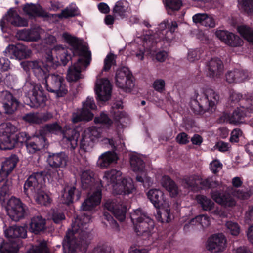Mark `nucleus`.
<instances>
[{
	"label": "nucleus",
	"instance_id": "obj_1",
	"mask_svg": "<svg viewBox=\"0 0 253 253\" xmlns=\"http://www.w3.org/2000/svg\"><path fill=\"white\" fill-rule=\"evenodd\" d=\"M90 220V215L85 213L77 216L63 241L64 253H74L80 245L86 247L88 245L91 239L88 228Z\"/></svg>",
	"mask_w": 253,
	"mask_h": 253
},
{
	"label": "nucleus",
	"instance_id": "obj_2",
	"mask_svg": "<svg viewBox=\"0 0 253 253\" xmlns=\"http://www.w3.org/2000/svg\"><path fill=\"white\" fill-rule=\"evenodd\" d=\"M62 37L72 46L73 55L79 56L77 62L69 67L66 77L69 82H77L84 78L81 73L85 71L90 64L91 52L86 46L83 44L82 41L76 37L67 33H63Z\"/></svg>",
	"mask_w": 253,
	"mask_h": 253
},
{
	"label": "nucleus",
	"instance_id": "obj_3",
	"mask_svg": "<svg viewBox=\"0 0 253 253\" xmlns=\"http://www.w3.org/2000/svg\"><path fill=\"white\" fill-rule=\"evenodd\" d=\"M39 134L45 138L50 133L57 134L62 133L64 139H66L67 143H69L71 149L74 150L78 146L79 132L75 129L71 128H66L63 131L62 126L57 122L45 125L39 129Z\"/></svg>",
	"mask_w": 253,
	"mask_h": 253
},
{
	"label": "nucleus",
	"instance_id": "obj_4",
	"mask_svg": "<svg viewBox=\"0 0 253 253\" xmlns=\"http://www.w3.org/2000/svg\"><path fill=\"white\" fill-rule=\"evenodd\" d=\"M220 96L213 89L207 88L201 98L194 100L191 102V107L196 114L212 112L218 103Z\"/></svg>",
	"mask_w": 253,
	"mask_h": 253
},
{
	"label": "nucleus",
	"instance_id": "obj_5",
	"mask_svg": "<svg viewBox=\"0 0 253 253\" xmlns=\"http://www.w3.org/2000/svg\"><path fill=\"white\" fill-rule=\"evenodd\" d=\"M24 88L25 90L28 89L26 93L25 100L27 105L32 108H37L45 103L46 96L40 84L28 82L26 83Z\"/></svg>",
	"mask_w": 253,
	"mask_h": 253
},
{
	"label": "nucleus",
	"instance_id": "obj_6",
	"mask_svg": "<svg viewBox=\"0 0 253 253\" xmlns=\"http://www.w3.org/2000/svg\"><path fill=\"white\" fill-rule=\"evenodd\" d=\"M69 160L68 155L64 152L48 153L47 161L49 166L54 169L49 170L48 173L53 178L59 180L63 177L62 171L57 169L65 168Z\"/></svg>",
	"mask_w": 253,
	"mask_h": 253
},
{
	"label": "nucleus",
	"instance_id": "obj_7",
	"mask_svg": "<svg viewBox=\"0 0 253 253\" xmlns=\"http://www.w3.org/2000/svg\"><path fill=\"white\" fill-rule=\"evenodd\" d=\"M45 81V87L46 90L53 93L56 98L63 97L68 92V86L65 83V80L63 77L59 75L51 74L43 78Z\"/></svg>",
	"mask_w": 253,
	"mask_h": 253
},
{
	"label": "nucleus",
	"instance_id": "obj_8",
	"mask_svg": "<svg viewBox=\"0 0 253 253\" xmlns=\"http://www.w3.org/2000/svg\"><path fill=\"white\" fill-rule=\"evenodd\" d=\"M131 220L134 225L135 231L138 235L149 233L153 229L154 222L152 219L140 209L134 211Z\"/></svg>",
	"mask_w": 253,
	"mask_h": 253
},
{
	"label": "nucleus",
	"instance_id": "obj_9",
	"mask_svg": "<svg viewBox=\"0 0 253 253\" xmlns=\"http://www.w3.org/2000/svg\"><path fill=\"white\" fill-rule=\"evenodd\" d=\"M101 129L96 126H91L85 129L81 134L80 148L84 152L90 151L95 141L101 136Z\"/></svg>",
	"mask_w": 253,
	"mask_h": 253
},
{
	"label": "nucleus",
	"instance_id": "obj_10",
	"mask_svg": "<svg viewBox=\"0 0 253 253\" xmlns=\"http://www.w3.org/2000/svg\"><path fill=\"white\" fill-rule=\"evenodd\" d=\"M115 82L116 85L126 92L131 91L134 86L132 74L126 67L118 69L116 72Z\"/></svg>",
	"mask_w": 253,
	"mask_h": 253
},
{
	"label": "nucleus",
	"instance_id": "obj_11",
	"mask_svg": "<svg viewBox=\"0 0 253 253\" xmlns=\"http://www.w3.org/2000/svg\"><path fill=\"white\" fill-rule=\"evenodd\" d=\"M16 127L11 124H6L0 127V149L2 150H11L16 147L13 136Z\"/></svg>",
	"mask_w": 253,
	"mask_h": 253
},
{
	"label": "nucleus",
	"instance_id": "obj_12",
	"mask_svg": "<svg viewBox=\"0 0 253 253\" xmlns=\"http://www.w3.org/2000/svg\"><path fill=\"white\" fill-rule=\"evenodd\" d=\"M25 207L19 199L12 197L8 200L6 209L12 220L18 221L24 218L27 214Z\"/></svg>",
	"mask_w": 253,
	"mask_h": 253
},
{
	"label": "nucleus",
	"instance_id": "obj_13",
	"mask_svg": "<svg viewBox=\"0 0 253 253\" xmlns=\"http://www.w3.org/2000/svg\"><path fill=\"white\" fill-rule=\"evenodd\" d=\"M96 106L93 100L87 98L84 103L82 111L80 113H74L72 114V121L73 123H77L82 121H89L92 119L93 114L91 110H95Z\"/></svg>",
	"mask_w": 253,
	"mask_h": 253
},
{
	"label": "nucleus",
	"instance_id": "obj_14",
	"mask_svg": "<svg viewBox=\"0 0 253 253\" xmlns=\"http://www.w3.org/2000/svg\"><path fill=\"white\" fill-rule=\"evenodd\" d=\"M104 206L119 221L122 222L125 219L127 207L124 203H120L116 199H108L105 202Z\"/></svg>",
	"mask_w": 253,
	"mask_h": 253
},
{
	"label": "nucleus",
	"instance_id": "obj_15",
	"mask_svg": "<svg viewBox=\"0 0 253 253\" xmlns=\"http://www.w3.org/2000/svg\"><path fill=\"white\" fill-rule=\"evenodd\" d=\"M0 102L3 105L4 113L8 115L14 114L19 105L18 100L7 90L0 92Z\"/></svg>",
	"mask_w": 253,
	"mask_h": 253
},
{
	"label": "nucleus",
	"instance_id": "obj_16",
	"mask_svg": "<svg viewBox=\"0 0 253 253\" xmlns=\"http://www.w3.org/2000/svg\"><path fill=\"white\" fill-rule=\"evenodd\" d=\"M43 176V172H36L30 175L26 180L24 185V192L27 195H34L40 189L42 184L39 183Z\"/></svg>",
	"mask_w": 253,
	"mask_h": 253
},
{
	"label": "nucleus",
	"instance_id": "obj_17",
	"mask_svg": "<svg viewBox=\"0 0 253 253\" xmlns=\"http://www.w3.org/2000/svg\"><path fill=\"white\" fill-rule=\"evenodd\" d=\"M95 90L100 100H108L112 93V85L110 81L107 78L98 79L96 82Z\"/></svg>",
	"mask_w": 253,
	"mask_h": 253
},
{
	"label": "nucleus",
	"instance_id": "obj_18",
	"mask_svg": "<svg viewBox=\"0 0 253 253\" xmlns=\"http://www.w3.org/2000/svg\"><path fill=\"white\" fill-rule=\"evenodd\" d=\"M10 24L16 26H26L27 21L21 18L15 10H10L7 14L0 21V26L2 31Z\"/></svg>",
	"mask_w": 253,
	"mask_h": 253
},
{
	"label": "nucleus",
	"instance_id": "obj_19",
	"mask_svg": "<svg viewBox=\"0 0 253 253\" xmlns=\"http://www.w3.org/2000/svg\"><path fill=\"white\" fill-rule=\"evenodd\" d=\"M48 146L46 138L39 134V132L32 136L26 144V149L30 154H34Z\"/></svg>",
	"mask_w": 253,
	"mask_h": 253
},
{
	"label": "nucleus",
	"instance_id": "obj_20",
	"mask_svg": "<svg viewBox=\"0 0 253 253\" xmlns=\"http://www.w3.org/2000/svg\"><path fill=\"white\" fill-rule=\"evenodd\" d=\"M6 56H13L19 60L30 57L31 50L26 46L18 43L16 45H9L4 51Z\"/></svg>",
	"mask_w": 253,
	"mask_h": 253
},
{
	"label": "nucleus",
	"instance_id": "obj_21",
	"mask_svg": "<svg viewBox=\"0 0 253 253\" xmlns=\"http://www.w3.org/2000/svg\"><path fill=\"white\" fill-rule=\"evenodd\" d=\"M223 62L218 58H211L206 63V75L210 78H218L223 73Z\"/></svg>",
	"mask_w": 253,
	"mask_h": 253
},
{
	"label": "nucleus",
	"instance_id": "obj_22",
	"mask_svg": "<svg viewBox=\"0 0 253 253\" xmlns=\"http://www.w3.org/2000/svg\"><path fill=\"white\" fill-rule=\"evenodd\" d=\"M226 240L222 234H217L210 237L207 242V249L213 253L222 252L225 248Z\"/></svg>",
	"mask_w": 253,
	"mask_h": 253
},
{
	"label": "nucleus",
	"instance_id": "obj_23",
	"mask_svg": "<svg viewBox=\"0 0 253 253\" xmlns=\"http://www.w3.org/2000/svg\"><path fill=\"white\" fill-rule=\"evenodd\" d=\"M122 172L120 170L112 169L105 172L102 179L100 180L102 187H106L110 184L112 186L122 179Z\"/></svg>",
	"mask_w": 253,
	"mask_h": 253
},
{
	"label": "nucleus",
	"instance_id": "obj_24",
	"mask_svg": "<svg viewBox=\"0 0 253 253\" xmlns=\"http://www.w3.org/2000/svg\"><path fill=\"white\" fill-rule=\"evenodd\" d=\"M20 64L26 71L32 70L35 75L39 78L42 79L43 77H45L46 70L43 69L41 64L36 60L22 61Z\"/></svg>",
	"mask_w": 253,
	"mask_h": 253
},
{
	"label": "nucleus",
	"instance_id": "obj_25",
	"mask_svg": "<svg viewBox=\"0 0 253 253\" xmlns=\"http://www.w3.org/2000/svg\"><path fill=\"white\" fill-rule=\"evenodd\" d=\"M18 161V157L15 155L11 156L4 161L0 168V182L3 180L7 173H11Z\"/></svg>",
	"mask_w": 253,
	"mask_h": 253
},
{
	"label": "nucleus",
	"instance_id": "obj_26",
	"mask_svg": "<svg viewBox=\"0 0 253 253\" xmlns=\"http://www.w3.org/2000/svg\"><path fill=\"white\" fill-rule=\"evenodd\" d=\"M101 199V191L98 189L82 203L80 208L81 211H84L92 210L94 207L100 203Z\"/></svg>",
	"mask_w": 253,
	"mask_h": 253
},
{
	"label": "nucleus",
	"instance_id": "obj_27",
	"mask_svg": "<svg viewBox=\"0 0 253 253\" xmlns=\"http://www.w3.org/2000/svg\"><path fill=\"white\" fill-rule=\"evenodd\" d=\"M4 234L9 240L25 238L27 237V228L26 226H11L4 231Z\"/></svg>",
	"mask_w": 253,
	"mask_h": 253
},
{
	"label": "nucleus",
	"instance_id": "obj_28",
	"mask_svg": "<svg viewBox=\"0 0 253 253\" xmlns=\"http://www.w3.org/2000/svg\"><path fill=\"white\" fill-rule=\"evenodd\" d=\"M149 199L157 208H160L165 202L163 192L157 189H152L147 193Z\"/></svg>",
	"mask_w": 253,
	"mask_h": 253
},
{
	"label": "nucleus",
	"instance_id": "obj_29",
	"mask_svg": "<svg viewBox=\"0 0 253 253\" xmlns=\"http://www.w3.org/2000/svg\"><path fill=\"white\" fill-rule=\"evenodd\" d=\"M75 196L76 200L78 201L81 197L80 191L75 187H67L65 189L62 196L63 203L70 205L73 202L74 197Z\"/></svg>",
	"mask_w": 253,
	"mask_h": 253
},
{
	"label": "nucleus",
	"instance_id": "obj_30",
	"mask_svg": "<svg viewBox=\"0 0 253 253\" xmlns=\"http://www.w3.org/2000/svg\"><path fill=\"white\" fill-rule=\"evenodd\" d=\"M118 157L114 152L108 151L102 154L97 162L98 165L101 169H105L114 163H117Z\"/></svg>",
	"mask_w": 253,
	"mask_h": 253
},
{
	"label": "nucleus",
	"instance_id": "obj_31",
	"mask_svg": "<svg viewBox=\"0 0 253 253\" xmlns=\"http://www.w3.org/2000/svg\"><path fill=\"white\" fill-rule=\"evenodd\" d=\"M45 220L41 216H34L31 219L30 230L35 234H39L45 229Z\"/></svg>",
	"mask_w": 253,
	"mask_h": 253
},
{
	"label": "nucleus",
	"instance_id": "obj_32",
	"mask_svg": "<svg viewBox=\"0 0 253 253\" xmlns=\"http://www.w3.org/2000/svg\"><path fill=\"white\" fill-rule=\"evenodd\" d=\"M81 180L83 189H91L94 184L93 172L89 169L83 171L81 174Z\"/></svg>",
	"mask_w": 253,
	"mask_h": 253
},
{
	"label": "nucleus",
	"instance_id": "obj_33",
	"mask_svg": "<svg viewBox=\"0 0 253 253\" xmlns=\"http://www.w3.org/2000/svg\"><path fill=\"white\" fill-rule=\"evenodd\" d=\"M10 173H7L3 180L1 181L2 183L0 191V199L1 200L4 201L6 196H8L10 194V191L12 188V179L9 177Z\"/></svg>",
	"mask_w": 253,
	"mask_h": 253
},
{
	"label": "nucleus",
	"instance_id": "obj_34",
	"mask_svg": "<svg viewBox=\"0 0 253 253\" xmlns=\"http://www.w3.org/2000/svg\"><path fill=\"white\" fill-rule=\"evenodd\" d=\"M23 10L31 16H47V13L39 5L27 4L24 7Z\"/></svg>",
	"mask_w": 253,
	"mask_h": 253
},
{
	"label": "nucleus",
	"instance_id": "obj_35",
	"mask_svg": "<svg viewBox=\"0 0 253 253\" xmlns=\"http://www.w3.org/2000/svg\"><path fill=\"white\" fill-rule=\"evenodd\" d=\"M163 187L169 191L172 197L176 196L178 193V188L175 183L169 176H164L161 180Z\"/></svg>",
	"mask_w": 253,
	"mask_h": 253
},
{
	"label": "nucleus",
	"instance_id": "obj_36",
	"mask_svg": "<svg viewBox=\"0 0 253 253\" xmlns=\"http://www.w3.org/2000/svg\"><path fill=\"white\" fill-rule=\"evenodd\" d=\"M211 196L216 202L220 205L228 207H231L234 205V201L228 195L221 194L217 191H215L212 193Z\"/></svg>",
	"mask_w": 253,
	"mask_h": 253
},
{
	"label": "nucleus",
	"instance_id": "obj_37",
	"mask_svg": "<svg viewBox=\"0 0 253 253\" xmlns=\"http://www.w3.org/2000/svg\"><path fill=\"white\" fill-rule=\"evenodd\" d=\"M53 50L56 52L57 58L60 60L61 63L63 66L66 65L68 62L72 59L71 56L68 53L67 50L61 45L55 46Z\"/></svg>",
	"mask_w": 253,
	"mask_h": 253
},
{
	"label": "nucleus",
	"instance_id": "obj_38",
	"mask_svg": "<svg viewBox=\"0 0 253 253\" xmlns=\"http://www.w3.org/2000/svg\"><path fill=\"white\" fill-rule=\"evenodd\" d=\"M130 164L133 171H142L145 168L143 160L138 156L133 155L130 158Z\"/></svg>",
	"mask_w": 253,
	"mask_h": 253
},
{
	"label": "nucleus",
	"instance_id": "obj_39",
	"mask_svg": "<svg viewBox=\"0 0 253 253\" xmlns=\"http://www.w3.org/2000/svg\"><path fill=\"white\" fill-rule=\"evenodd\" d=\"M246 116V113L241 108L235 110L232 114L228 116L230 124H239L242 122V120Z\"/></svg>",
	"mask_w": 253,
	"mask_h": 253
},
{
	"label": "nucleus",
	"instance_id": "obj_40",
	"mask_svg": "<svg viewBox=\"0 0 253 253\" xmlns=\"http://www.w3.org/2000/svg\"><path fill=\"white\" fill-rule=\"evenodd\" d=\"M196 199L203 210L210 211L213 209L214 203L210 198L199 195L197 196Z\"/></svg>",
	"mask_w": 253,
	"mask_h": 253
},
{
	"label": "nucleus",
	"instance_id": "obj_41",
	"mask_svg": "<svg viewBox=\"0 0 253 253\" xmlns=\"http://www.w3.org/2000/svg\"><path fill=\"white\" fill-rule=\"evenodd\" d=\"M237 29L240 35L253 45V29L246 25H241Z\"/></svg>",
	"mask_w": 253,
	"mask_h": 253
},
{
	"label": "nucleus",
	"instance_id": "obj_42",
	"mask_svg": "<svg viewBox=\"0 0 253 253\" xmlns=\"http://www.w3.org/2000/svg\"><path fill=\"white\" fill-rule=\"evenodd\" d=\"M26 253H50L47 242L45 241L40 242L37 245L32 246Z\"/></svg>",
	"mask_w": 253,
	"mask_h": 253
},
{
	"label": "nucleus",
	"instance_id": "obj_43",
	"mask_svg": "<svg viewBox=\"0 0 253 253\" xmlns=\"http://www.w3.org/2000/svg\"><path fill=\"white\" fill-rule=\"evenodd\" d=\"M166 6L168 13L172 15V12L178 11L182 6L181 0H166Z\"/></svg>",
	"mask_w": 253,
	"mask_h": 253
},
{
	"label": "nucleus",
	"instance_id": "obj_44",
	"mask_svg": "<svg viewBox=\"0 0 253 253\" xmlns=\"http://www.w3.org/2000/svg\"><path fill=\"white\" fill-rule=\"evenodd\" d=\"M36 202L41 205H46L50 203L51 199L49 196L43 190V188L40 189L34 195Z\"/></svg>",
	"mask_w": 253,
	"mask_h": 253
},
{
	"label": "nucleus",
	"instance_id": "obj_45",
	"mask_svg": "<svg viewBox=\"0 0 253 253\" xmlns=\"http://www.w3.org/2000/svg\"><path fill=\"white\" fill-rule=\"evenodd\" d=\"M13 136L16 141V147L19 145L21 146L24 144L26 146L27 142L31 137L29 136L28 133L26 132H21L16 134H14L13 133Z\"/></svg>",
	"mask_w": 253,
	"mask_h": 253
},
{
	"label": "nucleus",
	"instance_id": "obj_46",
	"mask_svg": "<svg viewBox=\"0 0 253 253\" xmlns=\"http://www.w3.org/2000/svg\"><path fill=\"white\" fill-rule=\"evenodd\" d=\"M45 62L46 66L49 67L50 69H55L60 65V63L53 58L52 55V52L51 51L46 52L45 55Z\"/></svg>",
	"mask_w": 253,
	"mask_h": 253
},
{
	"label": "nucleus",
	"instance_id": "obj_47",
	"mask_svg": "<svg viewBox=\"0 0 253 253\" xmlns=\"http://www.w3.org/2000/svg\"><path fill=\"white\" fill-rule=\"evenodd\" d=\"M241 6L249 15H253V0H238Z\"/></svg>",
	"mask_w": 253,
	"mask_h": 253
},
{
	"label": "nucleus",
	"instance_id": "obj_48",
	"mask_svg": "<svg viewBox=\"0 0 253 253\" xmlns=\"http://www.w3.org/2000/svg\"><path fill=\"white\" fill-rule=\"evenodd\" d=\"M77 8L75 7H67L62 10L61 12L57 15L59 19L68 18L74 17L77 15Z\"/></svg>",
	"mask_w": 253,
	"mask_h": 253
},
{
	"label": "nucleus",
	"instance_id": "obj_49",
	"mask_svg": "<svg viewBox=\"0 0 253 253\" xmlns=\"http://www.w3.org/2000/svg\"><path fill=\"white\" fill-rule=\"evenodd\" d=\"M226 44L233 47L239 46L243 43L242 40L237 35L230 33Z\"/></svg>",
	"mask_w": 253,
	"mask_h": 253
},
{
	"label": "nucleus",
	"instance_id": "obj_50",
	"mask_svg": "<svg viewBox=\"0 0 253 253\" xmlns=\"http://www.w3.org/2000/svg\"><path fill=\"white\" fill-rule=\"evenodd\" d=\"M125 2L123 1H118L113 9L114 14H116L122 18L125 16V14L126 12V8L125 5Z\"/></svg>",
	"mask_w": 253,
	"mask_h": 253
},
{
	"label": "nucleus",
	"instance_id": "obj_51",
	"mask_svg": "<svg viewBox=\"0 0 253 253\" xmlns=\"http://www.w3.org/2000/svg\"><path fill=\"white\" fill-rule=\"evenodd\" d=\"M95 123H100L106 125L109 127L112 125L113 122L110 119L107 114L104 113H101L99 116L95 117L94 120Z\"/></svg>",
	"mask_w": 253,
	"mask_h": 253
},
{
	"label": "nucleus",
	"instance_id": "obj_52",
	"mask_svg": "<svg viewBox=\"0 0 253 253\" xmlns=\"http://www.w3.org/2000/svg\"><path fill=\"white\" fill-rule=\"evenodd\" d=\"M240 108L244 110L249 112L253 111V97L251 96L245 99H243L240 104Z\"/></svg>",
	"mask_w": 253,
	"mask_h": 253
},
{
	"label": "nucleus",
	"instance_id": "obj_53",
	"mask_svg": "<svg viewBox=\"0 0 253 253\" xmlns=\"http://www.w3.org/2000/svg\"><path fill=\"white\" fill-rule=\"evenodd\" d=\"M18 248L16 243L6 242L4 244L0 253H18Z\"/></svg>",
	"mask_w": 253,
	"mask_h": 253
},
{
	"label": "nucleus",
	"instance_id": "obj_54",
	"mask_svg": "<svg viewBox=\"0 0 253 253\" xmlns=\"http://www.w3.org/2000/svg\"><path fill=\"white\" fill-rule=\"evenodd\" d=\"M225 226L228 231L234 236L238 235L240 233V227L236 222L228 221L226 223Z\"/></svg>",
	"mask_w": 253,
	"mask_h": 253
},
{
	"label": "nucleus",
	"instance_id": "obj_55",
	"mask_svg": "<svg viewBox=\"0 0 253 253\" xmlns=\"http://www.w3.org/2000/svg\"><path fill=\"white\" fill-rule=\"evenodd\" d=\"M201 184L204 187L208 188H214L218 187L220 183L219 181L214 180L211 177H209L203 180Z\"/></svg>",
	"mask_w": 253,
	"mask_h": 253
},
{
	"label": "nucleus",
	"instance_id": "obj_56",
	"mask_svg": "<svg viewBox=\"0 0 253 253\" xmlns=\"http://www.w3.org/2000/svg\"><path fill=\"white\" fill-rule=\"evenodd\" d=\"M105 219L107 221L109 222L111 227L118 231L119 230V225L117 223L116 221L115 220L112 215L107 211L103 212L102 215V220Z\"/></svg>",
	"mask_w": 253,
	"mask_h": 253
},
{
	"label": "nucleus",
	"instance_id": "obj_57",
	"mask_svg": "<svg viewBox=\"0 0 253 253\" xmlns=\"http://www.w3.org/2000/svg\"><path fill=\"white\" fill-rule=\"evenodd\" d=\"M123 180L122 179L112 186L113 189V193L116 195H126L124 189Z\"/></svg>",
	"mask_w": 253,
	"mask_h": 253
},
{
	"label": "nucleus",
	"instance_id": "obj_58",
	"mask_svg": "<svg viewBox=\"0 0 253 253\" xmlns=\"http://www.w3.org/2000/svg\"><path fill=\"white\" fill-rule=\"evenodd\" d=\"M123 183L124 184V189L125 194H129L132 193L134 189L132 180L131 178H123Z\"/></svg>",
	"mask_w": 253,
	"mask_h": 253
},
{
	"label": "nucleus",
	"instance_id": "obj_59",
	"mask_svg": "<svg viewBox=\"0 0 253 253\" xmlns=\"http://www.w3.org/2000/svg\"><path fill=\"white\" fill-rule=\"evenodd\" d=\"M182 184L185 188L193 190L196 185V180L193 177H187L183 179Z\"/></svg>",
	"mask_w": 253,
	"mask_h": 253
},
{
	"label": "nucleus",
	"instance_id": "obj_60",
	"mask_svg": "<svg viewBox=\"0 0 253 253\" xmlns=\"http://www.w3.org/2000/svg\"><path fill=\"white\" fill-rule=\"evenodd\" d=\"M52 219L55 223L60 224L65 219V216L62 211H54L52 213Z\"/></svg>",
	"mask_w": 253,
	"mask_h": 253
},
{
	"label": "nucleus",
	"instance_id": "obj_61",
	"mask_svg": "<svg viewBox=\"0 0 253 253\" xmlns=\"http://www.w3.org/2000/svg\"><path fill=\"white\" fill-rule=\"evenodd\" d=\"M23 119L28 122L36 124H40L39 115L35 113L27 114L23 117Z\"/></svg>",
	"mask_w": 253,
	"mask_h": 253
},
{
	"label": "nucleus",
	"instance_id": "obj_62",
	"mask_svg": "<svg viewBox=\"0 0 253 253\" xmlns=\"http://www.w3.org/2000/svg\"><path fill=\"white\" fill-rule=\"evenodd\" d=\"M248 77V73L244 70H235L236 82H241L245 81Z\"/></svg>",
	"mask_w": 253,
	"mask_h": 253
},
{
	"label": "nucleus",
	"instance_id": "obj_63",
	"mask_svg": "<svg viewBox=\"0 0 253 253\" xmlns=\"http://www.w3.org/2000/svg\"><path fill=\"white\" fill-rule=\"evenodd\" d=\"M253 194V190H238L236 191L235 195L241 199H248Z\"/></svg>",
	"mask_w": 253,
	"mask_h": 253
},
{
	"label": "nucleus",
	"instance_id": "obj_64",
	"mask_svg": "<svg viewBox=\"0 0 253 253\" xmlns=\"http://www.w3.org/2000/svg\"><path fill=\"white\" fill-rule=\"evenodd\" d=\"M231 32L224 30H217L215 34L217 38L220 39L221 41L226 43L228 40V36Z\"/></svg>",
	"mask_w": 253,
	"mask_h": 253
}]
</instances>
